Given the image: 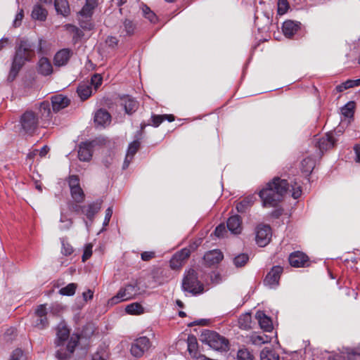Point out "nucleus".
Segmentation results:
<instances>
[{
  "mask_svg": "<svg viewBox=\"0 0 360 360\" xmlns=\"http://www.w3.org/2000/svg\"><path fill=\"white\" fill-rule=\"evenodd\" d=\"M289 191L292 192L291 195L294 199H297L302 195L301 186L297 182L290 185L287 180L276 176L258 194L264 207H275Z\"/></svg>",
  "mask_w": 360,
  "mask_h": 360,
  "instance_id": "obj_1",
  "label": "nucleus"
},
{
  "mask_svg": "<svg viewBox=\"0 0 360 360\" xmlns=\"http://www.w3.org/2000/svg\"><path fill=\"white\" fill-rule=\"evenodd\" d=\"M35 56V46L27 38H21L15 46V54L8 75L10 81L14 80L22 66Z\"/></svg>",
  "mask_w": 360,
  "mask_h": 360,
  "instance_id": "obj_2",
  "label": "nucleus"
},
{
  "mask_svg": "<svg viewBox=\"0 0 360 360\" xmlns=\"http://www.w3.org/2000/svg\"><path fill=\"white\" fill-rule=\"evenodd\" d=\"M56 336L55 345L58 349L56 352V357L58 360L70 359L79 343V336L73 334L70 337V330L64 325L58 326Z\"/></svg>",
  "mask_w": 360,
  "mask_h": 360,
  "instance_id": "obj_3",
  "label": "nucleus"
},
{
  "mask_svg": "<svg viewBox=\"0 0 360 360\" xmlns=\"http://www.w3.org/2000/svg\"><path fill=\"white\" fill-rule=\"evenodd\" d=\"M181 288L184 292L193 295L201 294L204 291V285L198 279L196 271L190 269L186 271L181 283Z\"/></svg>",
  "mask_w": 360,
  "mask_h": 360,
  "instance_id": "obj_4",
  "label": "nucleus"
},
{
  "mask_svg": "<svg viewBox=\"0 0 360 360\" xmlns=\"http://www.w3.org/2000/svg\"><path fill=\"white\" fill-rule=\"evenodd\" d=\"M20 132L32 135L39 125V115L34 111L27 110L20 117Z\"/></svg>",
  "mask_w": 360,
  "mask_h": 360,
  "instance_id": "obj_5",
  "label": "nucleus"
},
{
  "mask_svg": "<svg viewBox=\"0 0 360 360\" xmlns=\"http://www.w3.org/2000/svg\"><path fill=\"white\" fill-rule=\"evenodd\" d=\"M140 288L136 282L129 283L124 288L120 289L116 295L110 299L111 304H117L119 302L131 300L140 293Z\"/></svg>",
  "mask_w": 360,
  "mask_h": 360,
  "instance_id": "obj_6",
  "label": "nucleus"
},
{
  "mask_svg": "<svg viewBox=\"0 0 360 360\" xmlns=\"http://www.w3.org/2000/svg\"><path fill=\"white\" fill-rule=\"evenodd\" d=\"M202 340L211 348L217 351H226L229 349V341L224 337L214 331L208 330L205 333Z\"/></svg>",
  "mask_w": 360,
  "mask_h": 360,
  "instance_id": "obj_7",
  "label": "nucleus"
},
{
  "mask_svg": "<svg viewBox=\"0 0 360 360\" xmlns=\"http://www.w3.org/2000/svg\"><path fill=\"white\" fill-rule=\"evenodd\" d=\"M32 325L39 330L46 328L49 325L46 304H40L35 310L32 318Z\"/></svg>",
  "mask_w": 360,
  "mask_h": 360,
  "instance_id": "obj_8",
  "label": "nucleus"
},
{
  "mask_svg": "<svg viewBox=\"0 0 360 360\" xmlns=\"http://www.w3.org/2000/svg\"><path fill=\"white\" fill-rule=\"evenodd\" d=\"M151 343L148 338L146 336L136 339L131 344L130 352L132 356L139 358L148 350Z\"/></svg>",
  "mask_w": 360,
  "mask_h": 360,
  "instance_id": "obj_9",
  "label": "nucleus"
},
{
  "mask_svg": "<svg viewBox=\"0 0 360 360\" xmlns=\"http://www.w3.org/2000/svg\"><path fill=\"white\" fill-rule=\"evenodd\" d=\"M272 236L271 229L269 225L261 224L256 229L255 240L260 247H265L271 240Z\"/></svg>",
  "mask_w": 360,
  "mask_h": 360,
  "instance_id": "obj_10",
  "label": "nucleus"
},
{
  "mask_svg": "<svg viewBox=\"0 0 360 360\" xmlns=\"http://www.w3.org/2000/svg\"><path fill=\"white\" fill-rule=\"evenodd\" d=\"M191 248H184L176 252L169 261V266L172 269H178L182 266L185 261L190 257Z\"/></svg>",
  "mask_w": 360,
  "mask_h": 360,
  "instance_id": "obj_11",
  "label": "nucleus"
},
{
  "mask_svg": "<svg viewBox=\"0 0 360 360\" xmlns=\"http://www.w3.org/2000/svg\"><path fill=\"white\" fill-rule=\"evenodd\" d=\"M290 264L295 268L309 266V257L302 252L296 251L292 252L288 257Z\"/></svg>",
  "mask_w": 360,
  "mask_h": 360,
  "instance_id": "obj_12",
  "label": "nucleus"
},
{
  "mask_svg": "<svg viewBox=\"0 0 360 360\" xmlns=\"http://www.w3.org/2000/svg\"><path fill=\"white\" fill-rule=\"evenodd\" d=\"M283 270V267L281 266H273L264 278V284L271 288L276 286L278 284Z\"/></svg>",
  "mask_w": 360,
  "mask_h": 360,
  "instance_id": "obj_13",
  "label": "nucleus"
},
{
  "mask_svg": "<svg viewBox=\"0 0 360 360\" xmlns=\"http://www.w3.org/2000/svg\"><path fill=\"white\" fill-rule=\"evenodd\" d=\"M94 141L82 142L78 147V158L83 162H89L93 155Z\"/></svg>",
  "mask_w": 360,
  "mask_h": 360,
  "instance_id": "obj_14",
  "label": "nucleus"
},
{
  "mask_svg": "<svg viewBox=\"0 0 360 360\" xmlns=\"http://www.w3.org/2000/svg\"><path fill=\"white\" fill-rule=\"evenodd\" d=\"M336 140L335 139L332 132L327 133L326 136L319 138L316 143V147L320 150L321 153H323L324 150H328L332 148Z\"/></svg>",
  "mask_w": 360,
  "mask_h": 360,
  "instance_id": "obj_15",
  "label": "nucleus"
},
{
  "mask_svg": "<svg viewBox=\"0 0 360 360\" xmlns=\"http://www.w3.org/2000/svg\"><path fill=\"white\" fill-rule=\"evenodd\" d=\"M70 103V98L62 94H57L51 97L52 109L54 112H57L60 110L64 109L68 107Z\"/></svg>",
  "mask_w": 360,
  "mask_h": 360,
  "instance_id": "obj_16",
  "label": "nucleus"
},
{
  "mask_svg": "<svg viewBox=\"0 0 360 360\" xmlns=\"http://www.w3.org/2000/svg\"><path fill=\"white\" fill-rule=\"evenodd\" d=\"M72 55V52L69 49H63L58 51L54 56V65L57 67H61L67 65Z\"/></svg>",
  "mask_w": 360,
  "mask_h": 360,
  "instance_id": "obj_17",
  "label": "nucleus"
},
{
  "mask_svg": "<svg viewBox=\"0 0 360 360\" xmlns=\"http://www.w3.org/2000/svg\"><path fill=\"white\" fill-rule=\"evenodd\" d=\"M141 143L139 140H135L129 143L127 152V155L123 163V169H127L131 162L134 155L140 148Z\"/></svg>",
  "mask_w": 360,
  "mask_h": 360,
  "instance_id": "obj_18",
  "label": "nucleus"
},
{
  "mask_svg": "<svg viewBox=\"0 0 360 360\" xmlns=\"http://www.w3.org/2000/svg\"><path fill=\"white\" fill-rule=\"evenodd\" d=\"M121 105L124 107L125 112L131 115L136 111L139 108V103L129 96H124L121 98Z\"/></svg>",
  "mask_w": 360,
  "mask_h": 360,
  "instance_id": "obj_19",
  "label": "nucleus"
},
{
  "mask_svg": "<svg viewBox=\"0 0 360 360\" xmlns=\"http://www.w3.org/2000/svg\"><path fill=\"white\" fill-rule=\"evenodd\" d=\"M228 229L234 234H239L242 231V221L239 215L230 217L226 222Z\"/></svg>",
  "mask_w": 360,
  "mask_h": 360,
  "instance_id": "obj_20",
  "label": "nucleus"
},
{
  "mask_svg": "<svg viewBox=\"0 0 360 360\" xmlns=\"http://www.w3.org/2000/svg\"><path fill=\"white\" fill-rule=\"evenodd\" d=\"M111 121L110 113L105 109L98 110L94 115V122L98 126L105 127Z\"/></svg>",
  "mask_w": 360,
  "mask_h": 360,
  "instance_id": "obj_21",
  "label": "nucleus"
},
{
  "mask_svg": "<svg viewBox=\"0 0 360 360\" xmlns=\"http://www.w3.org/2000/svg\"><path fill=\"white\" fill-rule=\"evenodd\" d=\"M203 258L207 264L212 266L219 263L224 255L219 250H213L205 253Z\"/></svg>",
  "mask_w": 360,
  "mask_h": 360,
  "instance_id": "obj_22",
  "label": "nucleus"
},
{
  "mask_svg": "<svg viewBox=\"0 0 360 360\" xmlns=\"http://www.w3.org/2000/svg\"><path fill=\"white\" fill-rule=\"evenodd\" d=\"M98 5V0H86L85 4L79 12V15L83 18H91L94 11Z\"/></svg>",
  "mask_w": 360,
  "mask_h": 360,
  "instance_id": "obj_23",
  "label": "nucleus"
},
{
  "mask_svg": "<svg viewBox=\"0 0 360 360\" xmlns=\"http://www.w3.org/2000/svg\"><path fill=\"white\" fill-rule=\"evenodd\" d=\"M300 23L292 20H286L283 24V32L285 37H292L300 29Z\"/></svg>",
  "mask_w": 360,
  "mask_h": 360,
  "instance_id": "obj_24",
  "label": "nucleus"
},
{
  "mask_svg": "<svg viewBox=\"0 0 360 360\" xmlns=\"http://www.w3.org/2000/svg\"><path fill=\"white\" fill-rule=\"evenodd\" d=\"M256 319L258 320L261 328H262L266 332H271L272 330V321L271 319L268 317L264 312H257Z\"/></svg>",
  "mask_w": 360,
  "mask_h": 360,
  "instance_id": "obj_25",
  "label": "nucleus"
},
{
  "mask_svg": "<svg viewBox=\"0 0 360 360\" xmlns=\"http://www.w3.org/2000/svg\"><path fill=\"white\" fill-rule=\"evenodd\" d=\"M102 200H96L89 203L84 209V214L89 220H93L94 216L101 208Z\"/></svg>",
  "mask_w": 360,
  "mask_h": 360,
  "instance_id": "obj_26",
  "label": "nucleus"
},
{
  "mask_svg": "<svg viewBox=\"0 0 360 360\" xmlns=\"http://www.w3.org/2000/svg\"><path fill=\"white\" fill-rule=\"evenodd\" d=\"M39 119L43 121H49L52 117L51 105L48 101L41 102L39 107Z\"/></svg>",
  "mask_w": 360,
  "mask_h": 360,
  "instance_id": "obj_27",
  "label": "nucleus"
},
{
  "mask_svg": "<svg viewBox=\"0 0 360 360\" xmlns=\"http://www.w3.org/2000/svg\"><path fill=\"white\" fill-rule=\"evenodd\" d=\"M38 72L39 74L48 76L53 72V67L50 60L45 57H42L38 62Z\"/></svg>",
  "mask_w": 360,
  "mask_h": 360,
  "instance_id": "obj_28",
  "label": "nucleus"
},
{
  "mask_svg": "<svg viewBox=\"0 0 360 360\" xmlns=\"http://www.w3.org/2000/svg\"><path fill=\"white\" fill-rule=\"evenodd\" d=\"M255 201L254 195H249L236 204V210L238 212L243 213L249 210Z\"/></svg>",
  "mask_w": 360,
  "mask_h": 360,
  "instance_id": "obj_29",
  "label": "nucleus"
},
{
  "mask_svg": "<svg viewBox=\"0 0 360 360\" xmlns=\"http://www.w3.org/2000/svg\"><path fill=\"white\" fill-rule=\"evenodd\" d=\"M136 24L129 19H125L120 27V34L123 36H131L134 34Z\"/></svg>",
  "mask_w": 360,
  "mask_h": 360,
  "instance_id": "obj_30",
  "label": "nucleus"
},
{
  "mask_svg": "<svg viewBox=\"0 0 360 360\" xmlns=\"http://www.w3.org/2000/svg\"><path fill=\"white\" fill-rule=\"evenodd\" d=\"M54 6L57 13L63 16H68L70 14V9L67 0H55Z\"/></svg>",
  "mask_w": 360,
  "mask_h": 360,
  "instance_id": "obj_31",
  "label": "nucleus"
},
{
  "mask_svg": "<svg viewBox=\"0 0 360 360\" xmlns=\"http://www.w3.org/2000/svg\"><path fill=\"white\" fill-rule=\"evenodd\" d=\"M48 12L39 4L34 6L32 11V18L34 20L44 21L46 19Z\"/></svg>",
  "mask_w": 360,
  "mask_h": 360,
  "instance_id": "obj_32",
  "label": "nucleus"
},
{
  "mask_svg": "<svg viewBox=\"0 0 360 360\" xmlns=\"http://www.w3.org/2000/svg\"><path fill=\"white\" fill-rule=\"evenodd\" d=\"M315 167V160L308 157L302 160L301 162V171L305 176H309Z\"/></svg>",
  "mask_w": 360,
  "mask_h": 360,
  "instance_id": "obj_33",
  "label": "nucleus"
},
{
  "mask_svg": "<svg viewBox=\"0 0 360 360\" xmlns=\"http://www.w3.org/2000/svg\"><path fill=\"white\" fill-rule=\"evenodd\" d=\"M77 92L82 101L86 100L92 94L91 86L88 84H81L78 86Z\"/></svg>",
  "mask_w": 360,
  "mask_h": 360,
  "instance_id": "obj_34",
  "label": "nucleus"
},
{
  "mask_svg": "<svg viewBox=\"0 0 360 360\" xmlns=\"http://www.w3.org/2000/svg\"><path fill=\"white\" fill-rule=\"evenodd\" d=\"M360 86V79H348L345 81V82H342V84L336 86L335 90L338 92H342L343 91L352 88L354 86Z\"/></svg>",
  "mask_w": 360,
  "mask_h": 360,
  "instance_id": "obj_35",
  "label": "nucleus"
},
{
  "mask_svg": "<svg viewBox=\"0 0 360 360\" xmlns=\"http://www.w3.org/2000/svg\"><path fill=\"white\" fill-rule=\"evenodd\" d=\"M260 360H279V356L274 351L265 347L260 352Z\"/></svg>",
  "mask_w": 360,
  "mask_h": 360,
  "instance_id": "obj_36",
  "label": "nucleus"
},
{
  "mask_svg": "<svg viewBox=\"0 0 360 360\" xmlns=\"http://www.w3.org/2000/svg\"><path fill=\"white\" fill-rule=\"evenodd\" d=\"M126 312L129 314L138 315L143 314L144 309L141 304L138 302L131 303L126 307Z\"/></svg>",
  "mask_w": 360,
  "mask_h": 360,
  "instance_id": "obj_37",
  "label": "nucleus"
},
{
  "mask_svg": "<svg viewBox=\"0 0 360 360\" xmlns=\"http://www.w3.org/2000/svg\"><path fill=\"white\" fill-rule=\"evenodd\" d=\"M249 261V255L246 253H240L233 259V263L236 267L244 266Z\"/></svg>",
  "mask_w": 360,
  "mask_h": 360,
  "instance_id": "obj_38",
  "label": "nucleus"
},
{
  "mask_svg": "<svg viewBox=\"0 0 360 360\" xmlns=\"http://www.w3.org/2000/svg\"><path fill=\"white\" fill-rule=\"evenodd\" d=\"M70 193L75 202H82L84 200L85 195L81 186L70 189Z\"/></svg>",
  "mask_w": 360,
  "mask_h": 360,
  "instance_id": "obj_39",
  "label": "nucleus"
},
{
  "mask_svg": "<svg viewBox=\"0 0 360 360\" xmlns=\"http://www.w3.org/2000/svg\"><path fill=\"white\" fill-rule=\"evenodd\" d=\"M77 288V284L72 283H69L64 288H62L59 290V293L62 295L72 296L75 293Z\"/></svg>",
  "mask_w": 360,
  "mask_h": 360,
  "instance_id": "obj_40",
  "label": "nucleus"
},
{
  "mask_svg": "<svg viewBox=\"0 0 360 360\" xmlns=\"http://www.w3.org/2000/svg\"><path fill=\"white\" fill-rule=\"evenodd\" d=\"M354 103L349 102L344 107L342 108V114L348 118L352 117L354 115Z\"/></svg>",
  "mask_w": 360,
  "mask_h": 360,
  "instance_id": "obj_41",
  "label": "nucleus"
},
{
  "mask_svg": "<svg viewBox=\"0 0 360 360\" xmlns=\"http://www.w3.org/2000/svg\"><path fill=\"white\" fill-rule=\"evenodd\" d=\"M142 11L144 17L148 19L150 22L155 23L157 21V16L155 13L152 11L148 6L143 5Z\"/></svg>",
  "mask_w": 360,
  "mask_h": 360,
  "instance_id": "obj_42",
  "label": "nucleus"
},
{
  "mask_svg": "<svg viewBox=\"0 0 360 360\" xmlns=\"http://www.w3.org/2000/svg\"><path fill=\"white\" fill-rule=\"evenodd\" d=\"M237 360H254V356L248 349L243 348L237 352Z\"/></svg>",
  "mask_w": 360,
  "mask_h": 360,
  "instance_id": "obj_43",
  "label": "nucleus"
},
{
  "mask_svg": "<svg viewBox=\"0 0 360 360\" xmlns=\"http://www.w3.org/2000/svg\"><path fill=\"white\" fill-rule=\"evenodd\" d=\"M80 27L86 30H91L94 27V24L91 22V18H83L79 19Z\"/></svg>",
  "mask_w": 360,
  "mask_h": 360,
  "instance_id": "obj_44",
  "label": "nucleus"
},
{
  "mask_svg": "<svg viewBox=\"0 0 360 360\" xmlns=\"http://www.w3.org/2000/svg\"><path fill=\"white\" fill-rule=\"evenodd\" d=\"M79 202H72L68 204V208L70 211L74 212L77 214L84 213V209L86 206L78 205Z\"/></svg>",
  "mask_w": 360,
  "mask_h": 360,
  "instance_id": "obj_45",
  "label": "nucleus"
},
{
  "mask_svg": "<svg viewBox=\"0 0 360 360\" xmlns=\"http://www.w3.org/2000/svg\"><path fill=\"white\" fill-rule=\"evenodd\" d=\"M278 13L279 15H283L285 14L288 8H289V4L287 0H278Z\"/></svg>",
  "mask_w": 360,
  "mask_h": 360,
  "instance_id": "obj_46",
  "label": "nucleus"
},
{
  "mask_svg": "<svg viewBox=\"0 0 360 360\" xmlns=\"http://www.w3.org/2000/svg\"><path fill=\"white\" fill-rule=\"evenodd\" d=\"M68 185L70 187V189L80 187L79 185V179L78 176L77 175H70L68 177Z\"/></svg>",
  "mask_w": 360,
  "mask_h": 360,
  "instance_id": "obj_47",
  "label": "nucleus"
},
{
  "mask_svg": "<svg viewBox=\"0 0 360 360\" xmlns=\"http://www.w3.org/2000/svg\"><path fill=\"white\" fill-rule=\"evenodd\" d=\"M62 243V250L61 252L64 255L68 256L70 255L73 252V248L71 245H70L68 243H65V240L63 239L61 240Z\"/></svg>",
  "mask_w": 360,
  "mask_h": 360,
  "instance_id": "obj_48",
  "label": "nucleus"
},
{
  "mask_svg": "<svg viewBox=\"0 0 360 360\" xmlns=\"http://www.w3.org/2000/svg\"><path fill=\"white\" fill-rule=\"evenodd\" d=\"M92 245L86 244L84 249V252L82 257V262L86 261L92 255Z\"/></svg>",
  "mask_w": 360,
  "mask_h": 360,
  "instance_id": "obj_49",
  "label": "nucleus"
},
{
  "mask_svg": "<svg viewBox=\"0 0 360 360\" xmlns=\"http://www.w3.org/2000/svg\"><path fill=\"white\" fill-rule=\"evenodd\" d=\"M107 354L103 349H98L92 355V360H107Z\"/></svg>",
  "mask_w": 360,
  "mask_h": 360,
  "instance_id": "obj_50",
  "label": "nucleus"
},
{
  "mask_svg": "<svg viewBox=\"0 0 360 360\" xmlns=\"http://www.w3.org/2000/svg\"><path fill=\"white\" fill-rule=\"evenodd\" d=\"M91 84L94 86L95 89H97L102 84V77L100 75L95 74L92 76L91 79Z\"/></svg>",
  "mask_w": 360,
  "mask_h": 360,
  "instance_id": "obj_51",
  "label": "nucleus"
},
{
  "mask_svg": "<svg viewBox=\"0 0 360 360\" xmlns=\"http://www.w3.org/2000/svg\"><path fill=\"white\" fill-rule=\"evenodd\" d=\"M151 121L152 125L158 127L163 122V117L162 115H152Z\"/></svg>",
  "mask_w": 360,
  "mask_h": 360,
  "instance_id": "obj_52",
  "label": "nucleus"
},
{
  "mask_svg": "<svg viewBox=\"0 0 360 360\" xmlns=\"http://www.w3.org/2000/svg\"><path fill=\"white\" fill-rule=\"evenodd\" d=\"M23 352L20 349H15L11 355L10 360H23Z\"/></svg>",
  "mask_w": 360,
  "mask_h": 360,
  "instance_id": "obj_53",
  "label": "nucleus"
},
{
  "mask_svg": "<svg viewBox=\"0 0 360 360\" xmlns=\"http://www.w3.org/2000/svg\"><path fill=\"white\" fill-rule=\"evenodd\" d=\"M24 17L23 10L20 9V11L16 14L15 18L13 20V26L17 27L21 25L22 20Z\"/></svg>",
  "mask_w": 360,
  "mask_h": 360,
  "instance_id": "obj_54",
  "label": "nucleus"
},
{
  "mask_svg": "<svg viewBox=\"0 0 360 360\" xmlns=\"http://www.w3.org/2000/svg\"><path fill=\"white\" fill-rule=\"evenodd\" d=\"M226 228L224 224H219L217 226L214 230V234L217 237H223L224 233H226Z\"/></svg>",
  "mask_w": 360,
  "mask_h": 360,
  "instance_id": "obj_55",
  "label": "nucleus"
},
{
  "mask_svg": "<svg viewBox=\"0 0 360 360\" xmlns=\"http://www.w3.org/2000/svg\"><path fill=\"white\" fill-rule=\"evenodd\" d=\"M155 256V254L154 252L151 251H146L141 253V259L143 261H149L151 259L154 258Z\"/></svg>",
  "mask_w": 360,
  "mask_h": 360,
  "instance_id": "obj_56",
  "label": "nucleus"
},
{
  "mask_svg": "<svg viewBox=\"0 0 360 360\" xmlns=\"http://www.w3.org/2000/svg\"><path fill=\"white\" fill-rule=\"evenodd\" d=\"M105 42L108 46L114 48L117 45L118 40L116 37L110 36L106 39Z\"/></svg>",
  "mask_w": 360,
  "mask_h": 360,
  "instance_id": "obj_57",
  "label": "nucleus"
},
{
  "mask_svg": "<svg viewBox=\"0 0 360 360\" xmlns=\"http://www.w3.org/2000/svg\"><path fill=\"white\" fill-rule=\"evenodd\" d=\"M112 207H108L105 210V219H104V221H103V225L104 226L108 225V224L110 222V218L112 217Z\"/></svg>",
  "mask_w": 360,
  "mask_h": 360,
  "instance_id": "obj_58",
  "label": "nucleus"
},
{
  "mask_svg": "<svg viewBox=\"0 0 360 360\" xmlns=\"http://www.w3.org/2000/svg\"><path fill=\"white\" fill-rule=\"evenodd\" d=\"M252 342L253 344H263L265 342L263 338L260 335L252 336Z\"/></svg>",
  "mask_w": 360,
  "mask_h": 360,
  "instance_id": "obj_59",
  "label": "nucleus"
},
{
  "mask_svg": "<svg viewBox=\"0 0 360 360\" xmlns=\"http://www.w3.org/2000/svg\"><path fill=\"white\" fill-rule=\"evenodd\" d=\"M10 44V40L8 38H2L0 39V51L5 48Z\"/></svg>",
  "mask_w": 360,
  "mask_h": 360,
  "instance_id": "obj_60",
  "label": "nucleus"
},
{
  "mask_svg": "<svg viewBox=\"0 0 360 360\" xmlns=\"http://www.w3.org/2000/svg\"><path fill=\"white\" fill-rule=\"evenodd\" d=\"M206 323L205 319H200L198 321H195L191 323H188V326L189 327L193 326H204Z\"/></svg>",
  "mask_w": 360,
  "mask_h": 360,
  "instance_id": "obj_61",
  "label": "nucleus"
},
{
  "mask_svg": "<svg viewBox=\"0 0 360 360\" xmlns=\"http://www.w3.org/2000/svg\"><path fill=\"white\" fill-rule=\"evenodd\" d=\"M93 295H94V292L91 290H88L87 291L84 292H83L84 300L86 301L88 300L92 299L93 298Z\"/></svg>",
  "mask_w": 360,
  "mask_h": 360,
  "instance_id": "obj_62",
  "label": "nucleus"
},
{
  "mask_svg": "<svg viewBox=\"0 0 360 360\" xmlns=\"http://www.w3.org/2000/svg\"><path fill=\"white\" fill-rule=\"evenodd\" d=\"M49 148L47 146H43L39 151V155L41 157L45 156L47 154V153L49 152Z\"/></svg>",
  "mask_w": 360,
  "mask_h": 360,
  "instance_id": "obj_63",
  "label": "nucleus"
},
{
  "mask_svg": "<svg viewBox=\"0 0 360 360\" xmlns=\"http://www.w3.org/2000/svg\"><path fill=\"white\" fill-rule=\"evenodd\" d=\"M355 153L356 155V161L360 162V147L355 146L354 147Z\"/></svg>",
  "mask_w": 360,
  "mask_h": 360,
  "instance_id": "obj_64",
  "label": "nucleus"
}]
</instances>
